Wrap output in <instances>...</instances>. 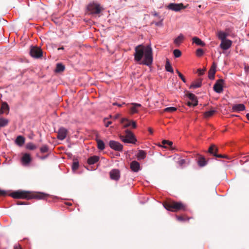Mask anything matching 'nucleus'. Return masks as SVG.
Here are the masks:
<instances>
[{"mask_svg":"<svg viewBox=\"0 0 249 249\" xmlns=\"http://www.w3.org/2000/svg\"><path fill=\"white\" fill-rule=\"evenodd\" d=\"M134 59L139 64L147 66L153 62L152 49L149 46L139 45L135 48Z\"/></svg>","mask_w":249,"mask_h":249,"instance_id":"f257e3e1","label":"nucleus"},{"mask_svg":"<svg viewBox=\"0 0 249 249\" xmlns=\"http://www.w3.org/2000/svg\"><path fill=\"white\" fill-rule=\"evenodd\" d=\"M9 196L16 199H25L27 200L31 199H44L48 195L42 193H34L26 191L18 190L15 191Z\"/></svg>","mask_w":249,"mask_h":249,"instance_id":"f03ea898","label":"nucleus"},{"mask_svg":"<svg viewBox=\"0 0 249 249\" xmlns=\"http://www.w3.org/2000/svg\"><path fill=\"white\" fill-rule=\"evenodd\" d=\"M164 207L167 210L173 212L186 210V206L181 202H176L172 200L167 201L163 203Z\"/></svg>","mask_w":249,"mask_h":249,"instance_id":"7ed1b4c3","label":"nucleus"},{"mask_svg":"<svg viewBox=\"0 0 249 249\" xmlns=\"http://www.w3.org/2000/svg\"><path fill=\"white\" fill-rule=\"evenodd\" d=\"M125 135L120 136L121 141L125 143H135L137 140L134 134L128 129L125 130Z\"/></svg>","mask_w":249,"mask_h":249,"instance_id":"20e7f679","label":"nucleus"},{"mask_svg":"<svg viewBox=\"0 0 249 249\" xmlns=\"http://www.w3.org/2000/svg\"><path fill=\"white\" fill-rule=\"evenodd\" d=\"M87 10L90 14H98L103 9L97 3H92L89 4L87 6Z\"/></svg>","mask_w":249,"mask_h":249,"instance_id":"39448f33","label":"nucleus"},{"mask_svg":"<svg viewBox=\"0 0 249 249\" xmlns=\"http://www.w3.org/2000/svg\"><path fill=\"white\" fill-rule=\"evenodd\" d=\"M30 53L32 57L38 58L42 56V51L37 46H31Z\"/></svg>","mask_w":249,"mask_h":249,"instance_id":"423d86ee","label":"nucleus"},{"mask_svg":"<svg viewBox=\"0 0 249 249\" xmlns=\"http://www.w3.org/2000/svg\"><path fill=\"white\" fill-rule=\"evenodd\" d=\"M166 8L169 10H171L175 12H178L182 9H185L186 8V6H184L182 3H171L166 6Z\"/></svg>","mask_w":249,"mask_h":249,"instance_id":"0eeeda50","label":"nucleus"},{"mask_svg":"<svg viewBox=\"0 0 249 249\" xmlns=\"http://www.w3.org/2000/svg\"><path fill=\"white\" fill-rule=\"evenodd\" d=\"M224 80L222 79H218L213 86V90L217 93H221L223 90V84Z\"/></svg>","mask_w":249,"mask_h":249,"instance_id":"6e6552de","label":"nucleus"},{"mask_svg":"<svg viewBox=\"0 0 249 249\" xmlns=\"http://www.w3.org/2000/svg\"><path fill=\"white\" fill-rule=\"evenodd\" d=\"M121 123L123 124L124 127L125 128L130 126H131L133 128H135L137 127L136 122L128 120L126 118L122 119Z\"/></svg>","mask_w":249,"mask_h":249,"instance_id":"1a4fd4ad","label":"nucleus"},{"mask_svg":"<svg viewBox=\"0 0 249 249\" xmlns=\"http://www.w3.org/2000/svg\"><path fill=\"white\" fill-rule=\"evenodd\" d=\"M109 145L110 147L112 149L119 151H122L123 147V145H122L119 142L115 141H109Z\"/></svg>","mask_w":249,"mask_h":249,"instance_id":"9d476101","label":"nucleus"},{"mask_svg":"<svg viewBox=\"0 0 249 249\" xmlns=\"http://www.w3.org/2000/svg\"><path fill=\"white\" fill-rule=\"evenodd\" d=\"M32 159L31 155L28 153H25L23 155L21 161L22 165H28L31 162Z\"/></svg>","mask_w":249,"mask_h":249,"instance_id":"9b49d317","label":"nucleus"},{"mask_svg":"<svg viewBox=\"0 0 249 249\" xmlns=\"http://www.w3.org/2000/svg\"><path fill=\"white\" fill-rule=\"evenodd\" d=\"M68 131L64 127H61L57 133V138L60 140H63L67 136Z\"/></svg>","mask_w":249,"mask_h":249,"instance_id":"f8f14e48","label":"nucleus"},{"mask_svg":"<svg viewBox=\"0 0 249 249\" xmlns=\"http://www.w3.org/2000/svg\"><path fill=\"white\" fill-rule=\"evenodd\" d=\"M232 41L230 39H225L221 41L220 47L224 50L229 49L231 46Z\"/></svg>","mask_w":249,"mask_h":249,"instance_id":"ddd939ff","label":"nucleus"},{"mask_svg":"<svg viewBox=\"0 0 249 249\" xmlns=\"http://www.w3.org/2000/svg\"><path fill=\"white\" fill-rule=\"evenodd\" d=\"M110 177L112 179L118 180L120 177V171L118 169H113L110 172Z\"/></svg>","mask_w":249,"mask_h":249,"instance_id":"4468645a","label":"nucleus"},{"mask_svg":"<svg viewBox=\"0 0 249 249\" xmlns=\"http://www.w3.org/2000/svg\"><path fill=\"white\" fill-rule=\"evenodd\" d=\"M131 169L135 172H137L140 169V163L137 161H133L130 163Z\"/></svg>","mask_w":249,"mask_h":249,"instance_id":"2eb2a0df","label":"nucleus"},{"mask_svg":"<svg viewBox=\"0 0 249 249\" xmlns=\"http://www.w3.org/2000/svg\"><path fill=\"white\" fill-rule=\"evenodd\" d=\"M216 67V64L213 63L209 71V78L210 79H213L214 78V74L215 73V69Z\"/></svg>","mask_w":249,"mask_h":249,"instance_id":"dca6fc26","label":"nucleus"},{"mask_svg":"<svg viewBox=\"0 0 249 249\" xmlns=\"http://www.w3.org/2000/svg\"><path fill=\"white\" fill-rule=\"evenodd\" d=\"M9 111V107L8 105L6 102H3L1 104V107L0 111V113H4L8 114Z\"/></svg>","mask_w":249,"mask_h":249,"instance_id":"f3484780","label":"nucleus"},{"mask_svg":"<svg viewBox=\"0 0 249 249\" xmlns=\"http://www.w3.org/2000/svg\"><path fill=\"white\" fill-rule=\"evenodd\" d=\"M232 109L233 111H240L245 109V106L244 104H239L233 106Z\"/></svg>","mask_w":249,"mask_h":249,"instance_id":"a211bd4d","label":"nucleus"},{"mask_svg":"<svg viewBox=\"0 0 249 249\" xmlns=\"http://www.w3.org/2000/svg\"><path fill=\"white\" fill-rule=\"evenodd\" d=\"M202 80L201 79H198L193 82L190 86V89H196L200 87L202 85Z\"/></svg>","mask_w":249,"mask_h":249,"instance_id":"6ab92c4d","label":"nucleus"},{"mask_svg":"<svg viewBox=\"0 0 249 249\" xmlns=\"http://www.w3.org/2000/svg\"><path fill=\"white\" fill-rule=\"evenodd\" d=\"M218 151V147H216L215 145L212 144L209 147L208 152L214 156V154H217Z\"/></svg>","mask_w":249,"mask_h":249,"instance_id":"aec40b11","label":"nucleus"},{"mask_svg":"<svg viewBox=\"0 0 249 249\" xmlns=\"http://www.w3.org/2000/svg\"><path fill=\"white\" fill-rule=\"evenodd\" d=\"M187 97L193 102V106H196L197 105V100L196 96L191 93H189L187 94Z\"/></svg>","mask_w":249,"mask_h":249,"instance_id":"412c9836","label":"nucleus"},{"mask_svg":"<svg viewBox=\"0 0 249 249\" xmlns=\"http://www.w3.org/2000/svg\"><path fill=\"white\" fill-rule=\"evenodd\" d=\"M99 160V158L97 156H93L89 157L88 160V164L91 165L97 162Z\"/></svg>","mask_w":249,"mask_h":249,"instance_id":"4be33fe9","label":"nucleus"},{"mask_svg":"<svg viewBox=\"0 0 249 249\" xmlns=\"http://www.w3.org/2000/svg\"><path fill=\"white\" fill-rule=\"evenodd\" d=\"M15 142L19 146H22L25 142V138L22 136H18L16 139Z\"/></svg>","mask_w":249,"mask_h":249,"instance_id":"5701e85b","label":"nucleus"},{"mask_svg":"<svg viewBox=\"0 0 249 249\" xmlns=\"http://www.w3.org/2000/svg\"><path fill=\"white\" fill-rule=\"evenodd\" d=\"M197 162L198 165L201 167L206 165L207 163V161L206 160L205 158L202 156H199Z\"/></svg>","mask_w":249,"mask_h":249,"instance_id":"b1692460","label":"nucleus"},{"mask_svg":"<svg viewBox=\"0 0 249 249\" xmlns=\"http://www.w3.org/2000/svg\"><path fill=\"white\" fill-rule=\"evenodd\" d=\"M184 39L183 35L180 34L175 39L174 42L178 46H179Z\"/></svg>","mask_w":249,"mask_h":249,"instance_id":"393cba45","label":"nucleus"},{"mask_svg":"<svg viewBox=\"0 0 249 249\" xmlns=\"http://www.w3.org/2000/svg\"><path fill=\"white\" fill-rule=\"evenodd\" d=\"M216 35L218 38L220 39L221 41L226 39V37L228 36V34L222 31H218Z\"/></svg>","mask_w":249,"mask_h":249,"instance_id":"a878e982","label":"nucleus"},{"mask_svg":"<svg viewBox=\"0 0 249 249\" xmlns=\"http://www.w3.org/2000/svg\"><path fill=\"white\" fill-rule=\"evenodd\" d=\"M65 67L62 63H57L56 64L55 72L56 73H59L65 70Z\"/></svg>","mask_w":249,"mask_h":249,"instance_id":"bb28decb","label":"nucleus"},{"mask_svg":"<svg viewBox=\"0 0 249 249\" xmlns=\"http://www.w3.org/2000/svg\"><path fill=\"white\" fill-rule=\"evenodd\" d=\"M132 107L130 108L131 113L134 114L138 112L137 108L141 107V105L138 103H132Z\"/></svg>","mask_w":249,"mask_h":249,"instance_id":"cd10ccee","label":"nucleus"},{"mask_svg":"<svg viewBox=\"0 0 249 249\" xmlns=\"http://www.w3.org/2000/svg\"><path fill=\"white\" fill-rule=\"evenodd\" d=\"M193 43H196V45L200 46H204L205 44L200 39L197 37H194L193 38Z\"/></svg>","mask_w":249,"mask_h":249,"instance_id":"c85d7f7f","label":"nucleus"},{"mask_svg":"<svg viewBox=\"0 0 249 249\" xmlns=\"http://www.w3.org/2000/svg\"><path fill=\"white\" fill-rule=\"evenodd\" d=\"M146 152L142 150H140L137 154V158L138 160L144 159L146 157Z\"/></svg>","mask_w":249,"mask_h":249,"instance_id":"c756f323","label":"nucleus"},{"mask_svg":"<svg viewBox=\"0 0 249 249\" xmlns=\"http://www.w3.org/2000/svg\"><path fill=\"white\" fill-rule=\"evenodd\" d=\"M97 143L98 148L101 150H103L105 149V143L104 142L99 139H96Z\"/></svg>","mask_w":249,"mask_h":249,"instance_id":"7c9ffc66","label":"nucleus"},{"mask_svg":"<svg viewBox=\"0 0 249 249\" xmlns=\"http://www.w3.org/2000/svg\"><path fill=\"white\" fill-rule=\"evenodd\" d=\"M165 69L167 71L171 72L172 73H173L174 71L172 67L170 64L168 59H167L166 61Z\"/></svg>","mask_w":249,"mask_h":249,"instance_id":"2f4dec72","label":"nucleus"},{"mask_svg":"<svg viewBox=\"0 0 249 249\" xmlns=\"http://www.w3.org/2000/svg\"><path fill=\"white\" fill-rule=\"evenodd\" d=\"M161 143L163 145H160V146H162L164 148H167L168 147L167 145L171 147L173 144V142L171 141H169L168 140H163L161 142Z\"/></svg>","mask_w":249,"mask_h":249,"instance_id":"473e14b6","label":"nucleus"},{"mask_svg":"<svg viewBox=\"0 0 249 249\" xmlns=\"http://www.w3.org/2000/svg\"><path fill=\"white\" fill-rule=\"evenodd\" d=\"M215 112L216 110H211L210 111H206L204 113V117L206 118L210 117L212 116Z\"/></svg>","mask_w":249,"mask_h":249,"instance_id":"72a5a7b5","label":"nucleus"},{"mask_svg":"<svg viewBox=\"0 0 249 249\" xmlns=\"http://www.w3.org/2000/svg\"><path fill=\"white\" fill-rule=\"evenodd\" d=\"M8 120L4 118H0V127H4L8 124Z\"/></svg>","mask_w":249,"mask_h":249,"instance_id":"f704fd0d","label":"nucleus"},{"mask_svg":"<svg viewBox=\"0 0 249 249\" xmlns=\"http://www.w3.org/2000/svg\"><path fill=\"white\" fill-rule=\"evenodd\" d=\"M26 147L27 149H28L29 150H33L36 149L37 148V146L35 144H34L33 143L29 142L26 144Z\"/></svg>","mask_w":249,"mask_h":249,"instance_id":"c9c22d12","label":"nucleus"},{"mask_svg":"<svg viewBox=\"0 0 249 249\" xmlns=\"http://www.w3.org/2000/svg\"><path fill=\"white\" fill-rule=\"evenodd\" d=\"M173 54L175 57L178 58L181 56V52L178 49H175L173 51Z\"/></svg>","mask_w":249,"mask_h":249,"instance_id":"e433bc0d","label":"nucleus"},{"mask_svg":"<svg viewBox=\"0 0 249 249\" xmlns=\"http://www.w3.org/2000/svg\"><path fill=\"white\" fill-rule=\"evenodd\" d=\"M177 110V108L175 107H168L164 109V112H173Z\"/></svg>","mask_w":249,"mask_h":249,"instance_id":"4c0bfd02","label":"nucleus"},{"mask_svg":"<svg viewBox=\"0 0 249 249\" xmlns=\"http://www.w3.org/2000/svg\"><path fill=\"white\" fill-rule=\"evenodd\" d=\"M40 152L42 153H45L48 151L49 148L48 146L46 145H44L42 146H41L40 148Z\"/></svg>","mask_w":249,"mask_h":249,"instance_id":"58836bf2","label":"nucleus"},{"mask_svg":"<svg viewBox=\"0 0 249 249\" xmlns=\"http://www.w3.org/2000/svg\"><path fill=\"white\" fill-rule=\"evenodd\" d=\"M79 163L78 161H74L72 165V169L73 171H75L78 168Z\"/></svg>","mask_w":249,"mask_h":249,"instance_id":"ea45409f","label":"nucleus"},{"mask_svg":"<svg viewBox=\"0 0 249 249\" xmlns=\"http://www.w3.org/2000/svg\"><path fill=\"white\" fill-rule=\"evenodd\" d=\"M214 157L216 158H226L227 159H230L229 157L227 155H221V154H214Z\"/></svg>","mask_w":249,"mask_h":249,"instance_id":"a19ab883","label":"nucleus"},{"mask_svg":"<svg viewBox=\"0 0 249 249\" xmlns=\"http://www.w3.org/2000/svg\"><path fill=\"white\" fill-rule=\"evenodd\" d=\"M204 53V51L202 49H198L196 50V55L198 56H202Z\"/></svg>","mask_w":249,"mask_h":249,"instance_id":"79ce46f5","label":"nucleus"},{"mask_svg":"<svg viewBox=\"0 0 249 249\" xmlns=\"http://www.w3.org/2000/svg\"><path fill=\"white\" fill-rule=\"evenodd\" d=\"M177 218L178 221H184L186 220H188L189 219V218H185L183 216H177Z\"/></svg>","mask_w":249,"mask_h":249,"instance_id":"37998d69","label":"nucleus"},{"mask_svg":"<svg viewBox=\"0 0 249 249\" xmlns=\"http://www.w3.org/2000/svg\"><path fill=\"white\" fill-rule=\"evenodd\" d=\"M7 192L6 191L0 190V196H6L7 195Z\"/></svg>","mask_w":249,"mask_h":249,"instance_id":"c03bdc74","label":"nucleus"},{"mask_svg":"<svg viewBox=\"0 0 249 249\" xmlns=\"http://www.w3.org/2000/svg\"><path fill=\"white\" fill-rule=\"evenodd\" d=\"M206 71V68L204 69H198L197 71L198 72V74L199 75H202L204 73L205 71Z\"/></svg>","mask_w":249,"mask_h":249,"instance_id":"a18cd8bd","label":"nucleus"},{"mask_svg":"<svg viewBox=\"0 0 249 249\" xmlns=\"http://www.w3.org/2000/svg\"><path fill=\"white\" fill-rule=\"evenodd\" d=\"M105 125L106 127H108L110 124H112V122L107 121V119L104 120Z\"/></svg>","mask_w":249,"mask_h":249,"instance_id":"49530a36","label":"nucleus"},{"mask_svg":"<svg viewBox=\"0 0 249 249\" xmlns=\"http://www.w3.org/2000/svg\"><path fill=\"white\" fill-rule=\"evenodd\" d=\"M178 76L181 79V80L184 83H185L186 82L185 77L181 73H179Z\"/></svg>","mask_w":249,"mask_h":249,"instance_id":"de8ad7c7","label":"nucleus"},{"mask_svg":"<svg viewBox=\"0 0 249 249\" xmlns=\"http://www.w3.org/2000/svg\"><path fill=\"white\" fill-rule=\"evenodd\" d=\"M160 20V21L159 22H156L155 23V25L156 26H161L162 25V21L163 20V18H160V19H159Z\"/></svg>","mask_w":249,"mask_h":249,"instance_id":"09e8293b","label":"nucleus"},{"mask_svg":"<svg viewBox=\"0 0 249 249\" xmlns=\"http://www.w3.org/2000/svg\"><path fill=\"white\" fill-rule=\"evenodd\" d=\"M152 15L158 18V19H160L161 18V17L159 15V14L156 12H152Z\"/></svg>","mask_w":249,"mask_h":249,"instance_id":"8fccbe9b","label":"nucleus"},{"mask_svg":"<svg viewBox=\"0 0 249 249\" xmlns=\"http://www.w3.org/2000/svg\"><path fill=\"white\" fill-rule=\"evenodd\" d=\"M17 204L18 205H25V204H27V202H23V201H18L17 202Z\"/></svg>","mask_w":249,"mask_h":249,"instance_id":"3c124183","label":"nucleus"},{"mask_svg":"<svg viewBox=\"0 0 249 249\" xmlns=\"http://www.w3.org/2000/svg\"><path fill=\"white\" fill-rule=\"evenodd\" d=\"M185 162V160H181L178 161L179 164L180 165H182L183 164H184Z\"/></svg>","mask_w":249,"mask_h":249,"instance_id":"603ef678","label":"nucleus"},{"mask_svg":"<svg viewBox=\"0 0 249 249\" xmlns=\"http://www.w3.org/2000/svg\"><path fill=\"white\" fill-rule=\"evenodd\" d=\"M14 249H22L19 245H15L14 246Z\"/></svg>","mask_w":249,"mask_h":249,"instance_id":"864d4df0","label":"nucleus"},{"mask_svg":"<svg viewBox=\"0 0 249 249\" xmlns=\"http://www.w3.org/2000/svg\"><path fill=\"white\" fill-rule=\"evenodd\" d=\"M113 106H117L119 107H122V105L118 104L117 103H116V102L115 103H113Z\"/></svg>","mask_w":249,"mask_h":249,"instance_id":"5fc2aeb1","label":"nucleus"},{"mask_svg":"<svg viewBox=\"0 0 249 249\" xmlns=\"http://www.w3.org/2000/svg\"><path fill=\"white\" fill-rule=\"evenodd\" d=\"M148 130L150 134H153V131L151 128H150V127L148 128Z\"/></svg>","mask_w":249,"mask_h":249,"instance_id":"6e6d98bb","label":"nucleus"},{"mask_svg":"<svg viewBox=\"0 0 249 249\" xmlns=\"http://www.w3.org/2000/svg\"><path fill=\"white\" fill-rule=\"evenodd\" d=\"M187 105H188V106H189V107H191V106H193V103H192V102H187Z\"/></svg>","mask_w":249,"mask_h":249,"instance_id":"4d7b16f0","label":"nucleus"},{"mask_svg":"<svg viewBox=\"0 0 249 249\" xmlns=\"http://www.w3.org/2000/svg\"><path fill=\"white\" fill-rule=\"evenodd\" d=\"M47 157V156H42V157H40L39 158L41 159V160H44Z\"/></svg>","mask_w":249,"mask_h":249,"instance_id":"13d9d810","label":"nucleus"},{"mask_svg":"<svg viewBox=\"0 0 249 249\" xmlns=\"http://www.w3.org/2000/svg\"><path fill=\"white\" fill-rule=\"evenodd\" d=\"M246 117L248 120L249 121V113L247 114Z\"/></svg>","mask_w":249,"mask_h":249,"instance_id":"bf43d9fd","label":"nucleus"},{"mask_svg":"<svg viewBox=\"0 0 249 249\" xmlns=\"http://www.w3.org/2000/svg\"><path fill=\"white\" fill-rule=\"evenodd\" d=\"M176 72L177 73H178V75H179V73H181L178 71V70H176Z\"/></svg>","mask_w":249,"mask_h":249,"instance_id":"052dcab7","label":"nucleus"},{"mask_svg":"<svg viewBox=\"0 0 249 249\" xmlns=\"http://www.w3.org/2000/svg\"><path fill=\"white\" fill-rule=\"evenodd\" d=\"M62 49H64V48L63 47H61V48H58V50H62Z\"/></svg>","mask_w":249,"mask_h":249,"instance_id":"680f3d73","label":"nucleus"},{"mask_svg":"<svg viewBox=\"0 0 249 249\" xmlns=\"http://www.w3.org/2000/svg\"><path fill=\"white\" fill-rule=\"evenodd\" d=\"M125 1H126L127 0H124Z\"/></svg>","mask_w":249,"mask_h":249,"instance_id":"e2e57ef3","label":"nucleus"}]
</instances>
